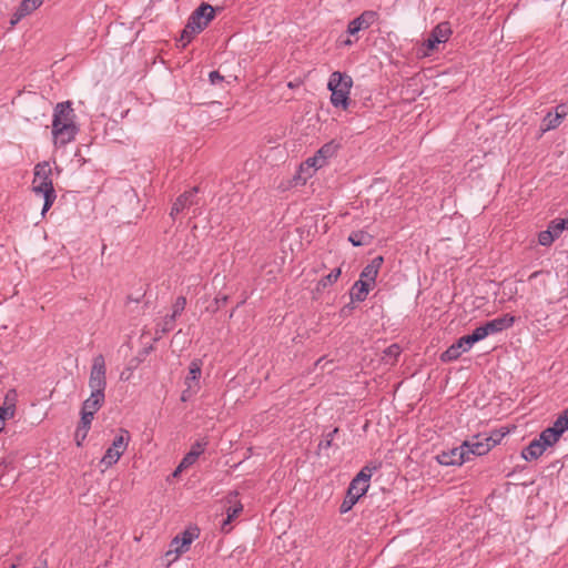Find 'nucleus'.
<instances>
[{"label": "nucleus", "mask_w": 568, "mask_h": 568, "mask_svg": "<svg viewBox=\"0 0 568 568\" xmlns=\"http://www.w3.org/2000/svg\"><path fill=\"white\" fill-rule=\"evenodd\" d=\"M75 119L77 114L71 101L57 103L52 119V136L55 145L63 146L75 139L79 133Z\"/></svg>", "instance_id": "nucleus-1"}, {"label": "nucleus", "mask_w": 568, "mask_h": 568, "mask_svg": "<svg viewBox=\"0 0 568 568\" xmlns=\"http://www.w3.org/2000/svg\"><path fill=\"white\" fill-rule=\"evenodd\" d=\"M51 166L49 162L38 163L34 168V176L32 181V190L34 193L44 197L42 214L50 210L53 205L57 194L51 180Z\"/></svg>", "instance_id": "nucleus-2"}, {"label": "nucleus", "mask_w": 568, "mask_h": 568, "mask_svg": "<svg viewBox=\"0 0 568 568\" xmlns=\"http://www.w3.org/2000/svg\"><path fill=\"white\" fill-rule=\"evenodd\" d=\"M373 475V468L364 466L359 473L352 479L346 496L341 504V514L348 513L358 499L366 494L369 487V479Z\"/></svg>", "instance_id": "nucleus-3"}, {"label": "nucleus", "mask_w": 568, "mask_h": 568, "mask_svg": "<svg viewBox=\"0 0 568 568\" xmlns=\"http://www.w3.org/2000/svg\"><path fill=\"white\" fill-rule=\"evenodd\" d=\"M353 80L346 73L335 71L329 75L327 88L331 91V103L335 108L346 110L349 105V91Z\"/></svg>", "instance_id": "nucleus-4"}, {"label": "nucleus", "mask_w": 568, "mask_h": 568, "mask_svg": "<svg viewBox=\"0 0 568 568\" xmlns=\"http://www.w3.org/2000/svg\"><path fill=\"white\" fill-rule=\"evenodd\" d=\"M130 439V433L124 428H120L119 434L114 437L111 446L106 449L105 454L100 460V464L105 468L116 464L126 450Z\"/></svg>", "instance_id": "nucleus-5"}, {"label": "nucleus", "mask_w": 568, "mask_h": 568, "mask_svg": "<svg viewBox=\"0 0 568 568\" xmlns=\"http://www.w3.org/2000/svg\"><path fill=\"white\" fill-rule=\"evenodd\" d=\"M106 366L102 354L93 357L89 376V387L91 393L104 394L106 387Z\"/></svg>", "instance_id": "nucleus-6"}, {"label": "nucleus", "mask_w": 568, "mask_h": 568, "mask_svg": "<svg viewBox=\"0 0 568 568\" xmlns=\"http://www.w3.org/2000/svg\"><path fill=\"white\" fill-rule=\"evenodd\" d=\"M120 195L118 205L120 210L132 213L139 210L140 200L135 190L128 183H121L118 189Z\"/></svg>", "instance_id": "nucleus-7"}, {"label": "nucleus", "mask_w": 568, "mask_h": 568, "mask_svg": "<svg viewBox=\"0 0 568 568\" xmlns=\"http://www.w3.org/2000/svg\"><path fill=\"white\" fill-rule=\"evenodd\" d=\"M466 447H468V443H463L458 447L444 450L436 456V460L444 466H460L468 460Z\"/></svg>", "instance_id": "nucleus-8"}, {"label": "nucleus", "mask_w": 568, "mask_h": 568, "mask_svg": "<svg viewBox=\"0 0 568 568\" xmlns=\"http://www.w3.org/2000/svg\"><path fill=\"white\" fill-rule=\"evenodd\" d=\"M196 529L194 530H190V529H186L184 530L182 534L175 536L171 544H170V549L169 551L165 554L166 557H171L172 555H174L173 559H176L181 554L185 552L186 550H189V547L190 545L192 544V541L197 537V534L195 532Z\"/></svg>", "instance_id": "nucleus-9"}, {"label": "nucleus", "mask_w": 568, "mask_h": 568, "mask_svg": "<svg viewBox=\"0 0 568 568\" xmlns=\"http://www.w3.org/2000/svg\"><path fill=\"white\" fill-rule=\"evenodd\" d=\"M200 191L199 186H193L192 189L183 192L179 195L173 203L170 212V216L175 219L180 213L184 210L192 207L199 203L197 193Z\"/></svg>", "instance_id": "nucleus-10"}, {"label": "nucleus", "mask_w": 568, "mask_h": 568, "mask_svg": "<svg viewBox=\"0 0 568 568\" xmlns=\"http://www.w3.org/2000/svg\"><path fill=\"white\" fill-rule=\"evenodd\" d=\"M450 34L452 29L449 23L442 22L432 30L424 45L428 51H433L437 48L439 43H445L446 41H448Z\"/></svg>", "instance_id": "nucleus-11"}, {"label": "nucleus", "mask_w": 568, "mask_h": 568, "mask_svg": "<svg viewBox=\"0 0 568 568\" xmlns=\"http://www.w3.org/2000/svg\"><path fill=\"white\" fill-rule=\"evenodd\" d=\"M464 443H468V447H466V455L469 459L470 455L483 456L487 454L493 447L499 444V439L486 437L483 440H479L478 436H476L471 440H465Z\"/></svg>", "instance_id": "nucleus-12"}, {"label": "nucleus", "mask_w": 568, "mask_h": 568, "mask_svg": "<svg viewBox=\"0 0 568 568\" xmlns=\"http://www.w3.org/2000/svg\"><path fill=\"white\" fill-rule=\"evenodd\" d=\"M215 10L209 3H202L190 16L187 22L194 27L203 26V30L214 19Z\"/></svg>", "instance_id": "nucleus-13"}, {"label": "nucleus", "mask_w": 568, "mask_h": 568, "mask_svg": "<svg viewBox=\"0 0 568 568\" xmlns=\"http://www.w3.org/2000/svg\"><path fill=\"white\" fill-rule=\"evenodd\" d=\"M377 17H378V14L376 11H373V10L364 11L357 18H355L348 22L347 33L351 36H354V34L358 33L361 30L368 29L377 20Z\"/></svg>", "instance_id": "nucleus-14"}, {"label": "nucleus", "mask_w": 568, "mask_h": 568, "mask_svg": "<svg viewBox=\"0 0 568 568\" xmlns=\"http://www.w3.org/2000/svg\"><path fill=\"white\" fill-rule=\"evenodd\" d=\"M468 339V335L462 336L454 344H452L445 352L440 354V361L444 363H449L456 361L460 357L464 352L469 351L474 344L470 342H465Z\"/></svg>", "instance_id": "nucleus-15"}, {"label": "nucleus", "mask_w": 568, "mask_h": 568, "mask_svg": "<svg viewBox=\"0 0 568 568\" xmlns=\"http://www.w3.org/2000/svg\"><path fill=\"white\" fill-rule=\"evenodd\" d=\"M324 166V161L320 160L316 153L308 158L305 162H303L300 166V173L295 176V180H302L303 184L306 182L308 178L313 175V173Z\"/></svg>", "instance_id": "nucleus-16"}, {"label": "nucleus", "mask_w": 568, "mask_h": 568, "mask_svg": "<svg viewBox=\"0 0 568 568\" xmlns=\"http://www.w3.org/2000/svg\"><path fill=\"white\" fill-rule=\"evenodd\" d=\"M515 323V316L510 314H505L500 317L494 318L485 323L487 332L489 335L500 333L509 327H511Z\"/></svg>", "instance_id": "nucleus-17"}, {"label": "nucleus", "mask_w": 568, "mask_h": 568, "mask_svg": "<svg viewBox=\"0 0 568 568\" xmlns=\"http://www.w3.org/2000/svg\"><path fill=\"white\" fill-rule=\"evenodd\" d=\"M384 263L383 256L374 257L362 271L359 278L367 281L369 284L375 283L379 268Z\"/></svg>", "instance_id": "nucleus-18"}, {"label": "nucleus", "mask_w": 568, "mask_h": 568, "mask_svg": "<svg viewBox=\"0 0 568 568\" xmlns=\"http://www.w3.org/2000/svg\"><path fill=\"white\" fill-rule=\"evenodd\" d=\"M207 446V440L205 438L196 440L192 446L190 452L182 459V467L192 466L197 458L204 453L205 447Z\"/></svg>", "instance_id": "nucleus-19"}, {"label": "nucleus", "mask_w": 568, "mask_h": 568, "mask_svg": "<svg viewBox=\"0 0 568 568\" xmlns=\"http://www.w3.org/2000/svg\"><path fill=\"white\" fill-rule=\"evenodd\" d=\"M546 449L547 447L541 443V440L539 438H535L521 450V457L527 462H531L539 458Z\"/></svg>", "instance_id": "nucleus-20"}, {"label": "nucleus", "mask_w": 568, "mask_h": 568, "mask_svg": "<svg viewBox=\"0 0 568 568\" xmlns=\"http://www.w3.org/2000/svg\"><path fill=\"white\" fill-rule=\"evenodd\" d=\"M202 361L199 358H195L191 362L189 366V374L185 377V385L186 386H194L200 387V377L202 374Z\"/></svg>", "instance_id": "nucleus-21"}, {"label": "nucleus", "mask_w": 568, "mask_h": 568, "mask_svg": "<svg viewBox=\"0 0 568 568\" xmlns=\"http://www.w3.org/2000/svg\"><path fill=\"white\" fill-rule=\"evenodd\" d=\"M369 283L364 280H358L351 288L349 295L353 302H363L366 300L369 292Z\"/></svg>", "instance_id": "nucleus-22"}, {"label": "nucleus", "mask_w": 568, "mask_h": 568, "mask_svg": "<svg viewBox=\"0 0 568 568\" xmlns=\"http://www.w3.org/2000/svg\"><path fill=\"white\" fill-rule=\"evenodd\" d=\"M561 433L560 430H558V428L556 427L555 424H552V426L550 427H547L546 429H544L540 435H539V439L541 440V443L546 446V447H551L552 445H555L559 438L561 437Z\"/></svg>", "instance_id": "nucleus-23"}, {"label": "nucleus", "mask_w": 568, "mask_h": 568, "mask_svg": "<svg viewBox=\"0 0 568 568\" xmlns=\"http://www.w3.org/2000/svg\"><path fill=\"white\" fill-rule=\"evenodd\" d=\"M104 400H105V395L104 394L91 393L89 398H87L83 402L82 409L83 410H89V412H91V414H95L101 408V406L103 405Z\"/></svg>", "instance_id": "nucleus-24"}, {"label": "nucleus", "mask_w": 568, "mask_h": 568, "mask_svg": "<svg viewBox=\"0 0 568 568\" xmlns=\"http://www.w3.org/2000/svg\"><path fill=\"white\" fill-rule=\"evenodd\" d=\"M201 31H203V26L194 27L187 22L181 32L180 39L178 40L181 48H185L192 41L195 34L200 33Z\"/></svg>", "instance_id": "nucleus-25"}, {"label": "nucleus", "mask_w": 568, "mask_h": 568, "mask_svg": "<svg viewBox=\"0 0 568 568\" xmlns=\"http://www.w3.org/2000/svg\"><path fill=\"white\" fill-rule=\"evenodd\" d=\"M562 120L560 115L554 112H548L540 124V132L541 134L545 132H548L550 130L557 129L561 124Z\"/></svg>", "instance_id": "nucleus-26"}, {"label": "nucleus", "mask_w": 568, "mask_h": 568, "mask_svg": "<svg viewBox=\"0 0 568 568\" xmlns=\"http://www.w3.org/2000/svg\"><path fill=\"white\" fill-rule=\"evenodd\" d=\"M339 144L335 141H329L325 143L317 152L316 155L320 160L324 161V165L327 163V160L335 156L338 151Z\"/></svg>", "instance_id": "nucleus-27"}, {"label": "nucleus", "mask_w": 568, "mask_h": 568, "mask_svg": "<svg viewBox=\"0 0 568 568\" xmlns=\"http://www.w3.org/2000/svg\"><path fill=\"white\" fill-rule=\"evenodd\" d=\"M94 414H91L89 410L81 409V420L75 430V438L80 437V433L83 432L82 439H84L90 429L91 423L93 420Z\"/></svg>", "instance_id": "nucleus-28"}, {"label": "nucleus", "mask_w": 568, "mask_h": 568, "mask_svg": "<svg viewBox=\"0 0 568 568\" xmlns=\"http://www.w3.org/2000/svg\"><path fill=\"white\" fill-rule=\"evenodd\" d=\"M175 321L176 320L174 317L166 315L160 322H158L155 327V339H159L162 335L173 331L175 327Z\"/></svg>", "instance_id": "nucleus-29"}, {"label": "nucleus", "mask_w": 568, "mask_h": 568, "mask_svg": "<svg viewBox=\"0 0 568 568\" xmlns=\"http://www.w3.org/2000/svg\"><path fill=\"white\" fill-rule=\"evenodd\" d=\"M348 241L354 246H365L373 242V236L369 233L359 230L352 232L348 236Z\"/></svg>", "instance_id": "nucleus-30"}, {"label": "nucleus", "mask_w": 568, "mask_h": 568, "mask_svg": "<svg viewBox=\"0 0 568 568\" xmlns=\"http://www.w3.org/2000/svg\"><path fill=\"white\" fill-rule=\"evenodd\" d=\"M548 227L551 230L555 236L559 237L565 230H568V217L555 219L549 223Z\"/></svg>", "instance_id": "nucleus-31"}, {"label": "nucleus", "mask_w": 568, "mask_h": 568, "mask_svg": "<svg viewBox=\"0 0 568 568\" xmlns=\"http://www.w3.org/2000/svg\"><path fill=\"white\" fill-rule=\"evenodd\" d=\"M487 336H489V334H488L487 328H486V326L484 324V325L475 328L471 334H468V339H466V341L470 342V344H475V343L484 339Z\"/></svg>", "instance_id": "nucleus-32"}, {"label": "nucleus", "mask_w": 568, "mask_h": 568, "mask_svg": "<svg viewBox=\"0 0 568 568\" xmlns=\"http://www.w3.org/2000/svg\"><path fill=\"white\" fill-rule=\"evenodd\" d=\"M186 306V298L184 296H179L174 304L172 305V314L170 316L174 317L176 320L178 316H180Z\"/></svg>", "instance_id": "nucleus-33"}, {"label": "nucleus", "mask_w": 568, "mask_h": 568, "mask_svg": "<svg viewBox=\"0 0 568 568\" xmlns=\"http://www.w3.org/2000/svg\"><path fill=\"white\" fill-rule=\"evenodd\" d=\"M42 1L43 0H22L19 8H21V12L24 11V13L30 14L42 4Z\"/></svg>", "instance_id": "nucleus-34"}, {"label": "nucleus", "mask_w": 568, "mask_h": 568, "mask_svg": "<svg viewBox=\"0 0 568 568\" xmlns=\"http://www.w3.org/2000/svg\"><path fill=\"white\" fill-rule=\"evenodd\" d=\"M341 273L342 271L339 267L334 268L328 275L324 276L318 284L323 287H327L337 281V278L341 276Z\"/></svg>", "instance_id": "nucleus-35"}, {"label": "nucleus", "mask_w": 568, "mask_h": 568, "mask_svg": "<svg viewBox=\"0 0 568 568\" xmlns=\"http://www.w3.org/2000/svg\"><path fill=\"white\" fill-rule=\"evenodd\" d=\"M554 424L561 434L568 430V407L556 418Z\"/></svg>", "instance_id": "nucleus-36"}, {"label": "nucleus", "mask_w": 568, "mask_h": 568, "mask_svg": "<svg viewBox=\"0 0 568 568\" xmlns=\"http://www.w3.org/2000/svg\"><path fill=\"white\" fill-rule=\"evenodd\" d=\"M556 239L557 236L554 235L549 227L545 231H541L538 235V242L542 246L550 245Z\"/></svg>", "instance_id": "nucleus-37"}, {"label": "nucleus", "mask_w": 568, "mask_h": 568, "mask_svg": "<svg viewBox=\"0 0 568 568\" xmlns=\"http://www.w3.org/2000/svg\"><path fill=\"white\" fill-rule=\"evenodd\" d=\"M227 295H217L213 302L206 307V311L216 313L223 305L227 303Z\"/></svg>", "instance_id": "nucleus-38"}, {"label": "nucleus", "mask_w": 568, "mask_h": 568, "mask_svg": "<svg viewBox=\"0 0 568 568\" xmlns=\"http://www.w3.org/2000/svg\"><path fill=\"white\" fill-rule=\"evenodd\" d=\"M338 428L335 427L332 432L327 433L324 438L318 444V449H327L329 447H332L333 445V439L335 437V435L338 433Z\"/></svg>", "instance_id": "nucleus-39"}, {"label": "nucleus", "mask_w": 568, "mask_h": 568, "mask_svg": "<svg viewBox=\"0 0 568 568\" xmlns=\"http://www.w3.org/2000/svg\"><path fill=\"white\" fill-rule=\"evenodd\" d=\"M14 414V405L11 404L7 407H0V432L3 429L4 420L8 416L12 417Z\"/></svg>", "instance_id": "nucleus-40"}, {"label": "nucleus", "mask_w": 568, "mask_h": 568, "mask_svg": "<svg viewBox=\"0 0 568 568\" xmlns=\"http://www.w3.org/2000/svg\"><path fill=\"white\" fill-rule=\"evenodd\" d=\"M402 349L400 347L397 345V344H392L390 346H388L386 349H385V357H389L390 359H393L394 362L397 359V357L399 356Z\"/></svg>", "instance_id": "nucleus-41"}, {"label": "nucleus", "mask_w": 568, "mask_h": 568, "mask_svg": "<svg viewBox=\"0 0 568 568\" xmlns=\"http://www.w3.org/2000/svg\"><path fill=\"white\" fill-rule=\"evenodd\" d=\"M200 390V387L186 386V388L182 392L181 400L187 402L193 395H195Z\"/></svg>", "instance_id": "nucleus-42"}, {"label": "nucleus", "mask_w": 568, "mask_h": 568, "mask_svg": "<svg viewBox=\"0 0 568 568\" xmlns=\"http://www.w3.org/2000/svg\"><path fill=\"white\" fill-rule=\"evenodd\" d=\"M26 16H28V13H24V11L21 12V8L18 7L16 12L11 17L10 24L16 26Z\"/></svg>", "instance_id": "nucleus-43"}, {"label": "nucleus", "mask_w": 568, "mask_h": 568, "mask_svg": "<svg viewBox=\"0 0 568 568\" xmlns=\"http://www.w3.org/2000/svg\"><path fill=\"white\" fill-rule=\"evenodd\" d=\"M209 80L213 85H216L223 82L224 77L221 75L219 71H211L209 74Z\"/></svg>", "instance_id": "nucleus-44"}, {"label": "nucleus", "mask_w": 568, "mask_h": 568, "mask_svg": "<svg viewBox=\"0 0 568 568\" xmlns=\"http://www.w3.org/2000/svg\"><path fill=\"white\" fill-rule=\"evenodd\" d=\"M242 509H243V507L241 504H237L236 506L229 508V510H227L229 520H233L234 518H236L239 516V514L242 511Z\"/></svg>", "instance_id": "nucleus-45"}, {"label": "nucleus", "mask_w": 568, "mask_h": 568, "mask_svg": "<svg viewBox=\"0 0 568 568\" xmlns=\"http://www.w3.org/2000/svg\"><path fill=\"white\" fill-rule=\"evenodd\" d=\"M554 113H557L564 120L568 115V104L561 103L557 105Z\"/></svg>", "instance_id": "nucleus-46"}, {"label": "nucleus", "mask_w": 568, "mask_h": 568, "mask_svg": "<svg viewBox=\"0 0 568 568\" xmlns=\"http://www.w3.org/2000/svg\"><path fill=\"white\" fill-rule=\"evenodd\" d=\"M187 467H182V462L180 463V465L176 467V469L174 470L173 473V476H178L182 470L186 469Z\"/></svg>", "instance_id": "nucleus-47"}, {"label": "nucleus", "mask_w": 568, "mask_h": 568, "mask_svg": "<svg viewBox=\"0 0 568 568\" xmlns=\"http://www.w3.org/2000/svg\"><path fill=\"white\" fill-rule=\"evenodd\" d=\"M504 436H505V433H496V434L491 435L490 437H493L494 439H499V442H500Z\"/></svg>", "instance_id": "nucleus-48"}, {"label": "nucleus", "mask_w": 568, "mask_h": 568, "mask_svg": "<svg viewBox=\"0 0 568 568\" xmlns=\"http://www.w3.org/2000/svg\"><path fill=\"white\" fill-rule=\"evenodd\" d=\"M232 520H229V516L226 517V519L223 521V525H222V529H225V526L231 524Z\"/></svg>", "instance_id": "nucleus-49"}, {"label": "nucleus", "mask_w": 568, "mask_h": 568, "mask_svg": "<svg viewBox=\"0 0 568 568\" xmlns=\"http://www.w3.org/2000/svg\"><path fill=\"white\" fill-rule=\"evenodd\" d=\"M10 395H12V398H14V396H16L14 390H11L10 393H8V394H7V396H6V400H9Z\"/></svg>", "instance_id": "nucleus-50"}, {"label": "nucleus", "mask_w": 568, "mask_h": 568, "mask_svg": "<svg viewBox=\"0 0 568 568\" xmlns=\"http://www.w3.org/2000/svg\"><path fill=\"white\" fill-rule=\"evenodd\" d=\"M82 436H83V432H81V433H80V437H79V438H77V442H78V445H79V446L81 445V440H83V439H82Z\"/></svg>", "instance_id": "nucleus-51"}, {"label": "nucleus", "mask_w": 568, "mask_h": 568, "mask_svg": "<svg viewBox=\"0 0 568 568\" xmlns=\"http://www.w3.org/2000/svg\"><path fill=\"white\" fill-rule=\"evenodd\" d=\"M539 274H540V272H539V271L534 272V273L530 275V277H529V278H535V277H537Z\"/></svg>", "instance_id": "nucleus-52"}, {"label": "nucleus", "mask_w": 568, "mask_h": 568, "mask_svg": "<svg viewBox=\"0 0 568 568\" xmlns=\"http://www.w3.org/2000/svg\"><path fill=\"white\" fill-rule=\"evenodd\" d=\"M344 43H345L346 45H351V44H352V41H351V40H346Z\"/></svg>", "instance_id": "nucleus-53"}]
</instances>
